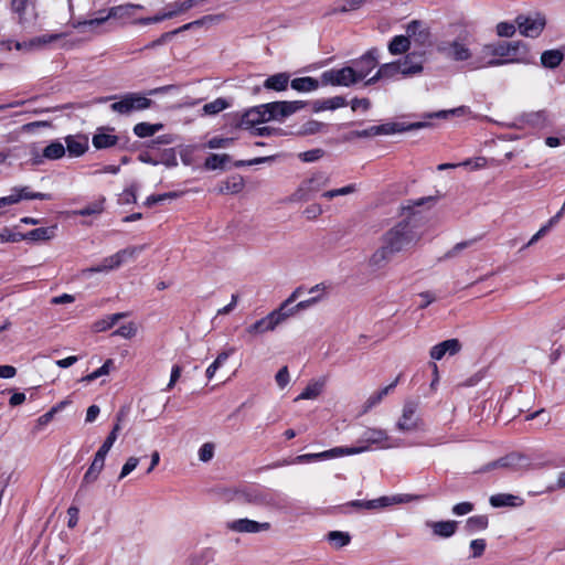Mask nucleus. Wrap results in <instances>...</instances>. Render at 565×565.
Returning a JSON list of instances; mask_svg holds the SVG:
<instances>
[{"mask_svg": "<svg viewBox=\"0 0 565 565\" xmlns=\"http://www.w3.org/2000/svg\"><path fill=\"white\" fill-rule=\"evenodd\" d=\"M418 239L409 221L398 222L382 235L381 246L371 255L369 265L375 269L384 268L394 255L415 246Z\"/></svg>", "mask_w": 565, "mask_h": 565, "instance_id": "1", "label": "nucleus"}, {"mask_svg": "<svg viewBox=\"0 0 565 565\" xmlns=\"http://www.w3.org/2000/svg\"><path fill=\"white\" fill-rule=\"evenodd\" d=\"M527 45L522 41L484 44L471 61V68L479 70L505 64H530Z\"/></svg>", "mask_w": 565, "mask_h": 565, "instance_id": "2", "label": "nucleus"}, {"mask_svg": "<svg viewBox=\"0 0 565 565\" xmlns=\"http://www.w3.org/2000/svg\"><path fill=\"white\" fill-rule=\"evenodd\" d=\"M143 6L135 3H125L111 7L110 9H102L96 11L90 19L84 20L78 23V28L83 31H93L109 19L118 20L122 24L134 21L135 10H142Z\"/></svg>", "mask_w": 565, "mask_h": 565, "instance_id": "3", "label": "nucleus"}, {"mask_svg": "<svg viewBox=\"0 0 565 565\" xmlns=\"http://www.w3.org/2000/svg\"><path fill=\"white\" fill-rule=\"evenodd\" d=\"M330 181V175L327 172L315 171L299 183L288 200L292 203L310 201L329 185Z\"/></svg>", "mask_w": 565, "mask_h": 565, "instance_id": "4", "label": "nucleus"}, {"mask_svg": "<svg viewBox=\"0 0 565 565\" xmlns=\"http://www.w3.org/2000/svg\"><path fill=\"white\" fill-rule=\"evenodd\" d=\"M467 31L463 30L454 40L441 39L436 42V52L446 60L452 62H468L473 61L472 52L466 43Z\"/></svg>", "mask_w": 565, "mask_h": 565, "instance_id": "5", "label": "nucleus"}, {"mask_svg": "<svg viewBox=\"0 0 565 565\" xmlns=\"http://www.w3.org/2000/svg\"><path fill=\"white\" fill-rule=\"evenodd\" d=\"M9 12L11 20L21 29H32L35 26L39 19L38 1L10 0Z\"/></svg>", "mask_w": 565, "mask_h": 565, "instance_id": "6", "label": "nucleus"}, {"mask_svg": "<svg viewBox=\"0 0 565 565\" xmlns=\"http://www.w3.org/2000/svg\"><path fill=\"white\" fill-rule=\"evenodd\" d=\"M424 422L419 415V402L407 399L403 404L402 414L395 427L401 433H415L423 429Z\"/></svg>", "mask_w": 565, "mask_h": 565, "instance_id": "7", "label": "nucleus"}, {"mask_svg": "<svg viewBox=\"0 0 565 565\" xmlns=\"http://www.w3.org/2000/svg\"><path fill=\"white\" fill-rule=\"evenodd\" d=\"M152 100L140 93H127L110 105V109L120 115H130L150 108Z\"/></svg>", "mask_w": 565, "mask_h": 565, "instance_id": "8", "label": "nucleus"}, {"mask_svg": "<svg viewBox=\"0 0 565 565\" xmlns=\"http://www.w3.org/2000/svg\"><path fill=\"white\" fill-rule=\"evenodd\" d=\"M515 24L521 35L535 39L543 32L546 19L541 13L520 14L515 19Z\"/></svg>", "mask_w": 565, "mask_h": 565, "instance_id": "9", "label": "nucleus"}, {"mask_svg": "<svg viewBox=\"0 0 565 565\" xmlns=\"http://www.w3.org/2000/svg\"><path fill=\"white\" fill-rule=\"evenodd\" d=\"M320 78L323 85L331 86L350 87L359 82L351 66L324 71Z\"/></svg>", "mask_w": 565, "mask_h": 565, "instance_id": "10", "label": "nucleus"}, {"mask_svg": "<svg viewBox=\"0 0 565 565\" xmlns=\"http://www.w3.org/2000/svg\"><path fill=\"white\" fill-rule=\"evenodd\" d=\"M360 446H367L369 450L372 446L380 449H388L398 447L401 444L398 440H393L384 429L380 428H367L363 431L360 437Z\"/></svg>", "mask_w": 565, "mask_h": 565, "instance_id": "11", "label": "nucleus"}, {"mask_svg": "<svg viewBox=\"0 0 565 565\" xmlns=\"http://www.w3.org/2000/svg\"><path fill=\"white\" fill-rule=\"evenodd\" d=\"M305 104L299 100L295 102H273L263 104L262 108H265L267 120H282L286 117L291 116L297 113L301 108H303Z\"/></svg>", "mask_w": 565, "mask_h": 565, "instance_id": "12", "label": "nucleus"}, {"mask_svg": "<svg viewBox=\"0 0 565 565\" xmlns=\"http://www.w3.org/2000/svg\"><path fill=\"white\" fill-rule=\"evenodd\" d=\"M289 318V313L279 310L278 308L269 312L266 317L257 320L250 324L246 332L250 335L263 334L268 331H274L280 323Z\"/></svg>", "mask_w": 565, "mask_h": 565, "instance_id": "13", "label": "nucleus"}, {"mask_svg": "<svg viewBox=\"0 0 565 565\" xmlns=\"http://www.w3.org/2000/svg\"><path fill=\"white\" fill-rule=\"evenodd\" d=\"M22 200H51V194L33 192L29 186H15L11 190L10 195L0 198V209L17 204Z\"/></svg>", "mask_w": 565, "mask_h": 565, "instance_id": "14", "label": "nucleus"}, {"mask_svg": "<svg viewBox=\"0 0 565 565\" xmlns=\"http://www.w3.org/2000/svg\"><path fill=\"white\" fill-rule=\"evenodd\" d=\"M406 34L409 42L417 46H428L431 43V33L429 26L418 20H413L407 24Z\"/></svg>", "mask_w": 565, "mask_h": 565, "instance_id": "15", "label": "nucleus"}, {"mask_svg": "<svg viewBox=\"0 0 565 565\" xmlns=\"http://www.w3.org/2000/svg\"><path fill=\"white\" fill-rule=\"evenodd\" d=\"M244 503L257 507H277L274 495L265 490L248 488L238 492Z\"/></svg>", "mask_w": 565, "mask_h": 565, "instance_id": "16", "label": "nucleus"}, {"mask_svg": "<svg viewBox=\"0 0 565 565\" xmlns=\"http://www.w3.org/2000/svg\"><path fill=\"white\" fill-rule=\"evenodd\" d=\"M379 51L376 49L369 50L359 60L353 62V71L358 81L364 79L377 65Z\"/></svg>", "mask_w": 565, "mask_h": 565, "instance_id": "17", "label": "nucleus"}, {"mask_svg": "<svg viewBox=\"0 0 565 565\" xmlns=\"http://www.w3.org/2000/svg\"><path fill=\"white\" fill-rule=\"evenodd\" d=\"M402 131L398 124H383L379 126H372L363 130H354L345 135L344 139L351 141L355 138H371L380 135H392Z\"/></svg>", "mask_w": 565, "mask_h": 565, "instance_id": "18", "label": "nucleus"}, {"mask_svg": "<svg viewBox=\"0 0 565 565\" xmlns=\"http://www.w3.org/2000/svg\"><path fill=\"white\" fill-rule=\"evenodd\" d=\"M226 527L235 533H259L268 531L270 523L257 522L247 518L233 520L227 522Z\"/></svg>", "mask_w": 565, "mask_h": 565, "instance_id": "19", "label": "nucleus"}, {"mask_svg": "<svg viewBox=\"0 0 565 565\" xmlns=\"http://www.w3.org/2000/svg\"><path fill=\"white\" fill-rule=\"evenodd\" d=\"M105 458L106 456L96 452L94 456V459L88 467L87 471L85 472L83 480L81 482V486L78 488V491L76 495H79V493L90 483L95 482L98 479L99 473L104 469L105 465Z\"/></svg>", "mask_w": 565, "mask_h": 565, "instance_id": "20", "label": "nucleus"}, {"mask_svg": "<svg viewBox=\"0 0 565 565\" xmlns=\"http://www.w3.org/2000/svg\"><path fill=\"white\" fill-rule=\"evenodd\" d=\"M115 129L110 127H98L93 136L92 143L96 149H107L115 147L119 140L114 134Z\"/></svg>", "mask_w": 565, "mask_h": 565, "instance_id": "21", "label": "nucleus"}, {"mask_svg": "<svg viewBox=\"0 0 565 565\" xmlns=\"http://www.w3.org/2000/svg\"><path fill=\"white\" fill-rule=\"evenodd\" d=\"M461 350V343L458 339H448L434 345L429 355L433 360L439 361L446 355H455Z\"/></svg>", "mask_w": 565, "mask_h": 565, "instance_id": "22", "label": "nucleus"}, {"mask_svg": "<svg viewBox=\"0 0 565 565\" xmlns=\"http://www.w3.org/2000/svg\"><path fill=\"white\" fill-rule=\"evenodd\" d=\"M458 522L455 520L446 521H426L425 525L431 530L434 536L439 539H449L455 535L458 529Z\"/></svg>", "mask_w": 565, "mask_h": 565, "instance_id": "23", "label": "nucleus"}, {"mask_svg": "<svg viewBox=\"0 0 565 565\" xmlns=\"http://www.w3.org/2000/svg\"><path fill=\"white\" fill-rule=\"evenodd\" d=\"M265 108L262 105L255 106L246 110L241 118V127L245 129L255 128L257 125L268 121Z\"/></svg>", "mask_w": 565, "mask_h": 565, "instance_id": "24", "label": "nucleus"}, {"mask_svg": "<svg viewBox=\"0 0 565 565\" xmlns=\"http://www.w3.org/2000/svg\"><path fill=\"white\" fill-rule=\"evenodd\" d=\"M507 469L511 471H527L533 468L529 456L520 452H511L505 456Z\"/></svg>", "mask_w": 565, "mask_h": 565, "instance_id": "25", "label": "nucleus"}, {"mask_svg": "<svg viewBox=\"0 0 565 565\" xmlns=\"http://www.w3.org/2000/svg\"><path fill=\"white\" fill-rule=\"evenodd\" d=\"M244 185L245 182L243 177L235 174L221 181L216 186V191L220 194H237L243 191Z\"/></svg>", "mask_w": 565, "mask_h": 565, "instance_id": "26", "label": "nucleus"}, {"mask_svg": "<svg viewBox=\"0 0 565 565\" xmlns=\"http://www.w3.org/2000/svg\"><path fill=\"white\" fill-rule=\"evenodd\" d=\"M65 143L71 157H79L88 149V139L82 135L65 137Z\"/></svg>", "mask_w": 565, "mask_h": 565, "instance_id": "27", "label": "nucleus"}, {"mask_svg": "<svg viewBox=\"0 0 565 565\" xmlns=\"http://www.w3.org/2000/svg\"><path fill=\"white\" fill-rule=\"evenodd\" d=\"M398 67L399 66H397L396 62L382 64L377 72L365 82V85L369 86L382 79L395 78L397 75H399Z\"/></svg>", "mask_w": 565, "mask_h": 565, "instance_id": "28", "label": "nucleus"}, {"mask_svg": "<svg viewBox=\"0 0 565 565\" xmlns=\"http://www.w3.org/2000/svg\"><path fill=\"white\" fill-rule=\"evenodd\" d=\"M55 39H57V35L38 36V38L32 39L29 42H13V41H9L7 43L8 44L7 47L9 50H11L12 45H13L14 49L18 50V51H31V50H33L35 47L43 46V45L54 41Z\"/></svg>", "mask_w": 565, "mask_h": 565, "instance_id": "29", "label": "nucleus"}, {"mask_svg": "<svg viewBox=\"0 0 565 565\" xmlns=\"http://www.w3.org/2000/svg\"><path fill=\"white\" fill-rule=\"evenodd\" d=\"M398 73L403 77H411L423 72V64L415 62L411 55H407L404 60L396 61Z\"/></svg>", "mask_w": 565, "mask_h": 565, "instance_id": "30", "label": "nucleus"}, {"mask_svg": "<svg viewBox=\"0 0 565 565\" xmlns=\"http://www.w3.org/2000/svg\"><path fill=\"white\" fill-rule=\"evenodd\" d=\"M56 225L50 227H38L22 234V241L45 242L55 236Z\"/></svg>", "mask_w": 565, "mask_h": 565, "instance_id": "31", "label": "nucleus"}, {"mask_svg": "<svg viewBox=\"0 0 565 565\" xmlns=\"http://www.w3.org/2000/svg\"><path fill=\"white\" fill-rule=\"evenodd\" d=\"M490 504L493 508H502V507H521L523 504V499L518 495H513L510 493H498L493 494L489 499Z\"/></svg>", "mask_w": 565, "mask_h": 565, "instance_id": "32", "label": "nucleus"}, {"mask_svg": "<svg viewBox=\"0 0 565 565\" xmlns=\"http://www.w3.org/2000/svg\"><path fill=\"white\" fill-rule=\"evenodd\" d=\"M289 83V75L287 73H277L264 82V87L276 92H282L287 89Z\"/></svg>", "mask_w": 565, "mask_h": 565, "instance_id": "33", "label": "nucleus"}, {"mask_svg": "<svg viewBox=\"0 0 565 565\" xmlns=\"http://www.w3.org/2000/svg\"><path fill=\"white\" fill-rule=\"evenodd\" d=\"M369 450L367 446H355V447H335L323 451L324 459L335 458L341 456L358 455Z\"/></svg>", "mask_w": 565, "mask_h": 565, "instance_id": "34", "label": "nucleus"}, {"mask_svg": "<svg viewBox=\"0 0 565 565\" xmlns=\"http://www.w3.org/2000/svg\"><path fill=\"white\" fill-rule=\"evenodd\" d=\"M417 499H418V497L413 495V494H395V495H391V497L384 495V497L377 498L376 500H377L379 509H383V508H387V507H391L394 504L408 503V502H412Z\"/></svg>", "mask_w": 565, "mask_h": 565, "instance_id": "35", "label": "nucleus"}, {"mask_svg": "<svg viewBox=\"0 0 565 565\" xmlns=\"http://www.w3.org/2000/svg\"><path fill=\"white\" fill-rule=\"evenodd\" d=\"M163 124H149V122H138L134 126V134L139 138H148L154 136L158 131L163 129Z\"/></svg>", "mask_w": 565, "mask_h": 565, "instance_id": "36", "label": "nucleus"}, {"mask_svg": "<svg viewBox=\"0 0 565 565\" xmlns=\"http://www.w3.org/2000/svg\"><path fill=\"white\" fill-rule=\"evenodd\" d=\"M564 60L559 50H547L541 54V64L546 68H556Z\"/></svg>", "mask_w": 565, "mask_h": 565, "instance_id": "37", "label": "nucleus"}, {"mask_svg": "<svg viewBox=\"0 0 565 565\" xmlns=\"http://www.w3.org/2000/svg\"><path fill=\"white\" fill-rule=\"evenodd\" d=\"M399 377L397 376L396 380L391 383L390 385L383 387L382 390L373 393L365 402L364 405V412L370 411L374 406L381 403L384 396H386L391 391L394 390V387L397 385Z\"/></svg>", "mask_w": 565, "mask_h": 565, "instance_id": "38", "label": "nucleus"}, {"mask_svg": "<svg viewBox=\"0 0 565 565\" xmlns=\"http://www.w3.org/2000/svg\"><path fill=\"white\" fill-rule=\"evenodd\" d=\"M127 312H118L106 316L105 318L96 321L93 326L96 332H104L111 329L120 319L127 317Z\"/></svg>", "mask_w": 565, "mask_h": 565, "instance_id": "39", "label": "nucleus"}, {"mask_svg": "<svg viewBox=\"0 0 565 565\" xmlns=\"http://www.w3.org/2000/svg\"><path fill=\"white\" fill-rule=\"evenodd\" d=\"M323 381H311L306 388L295 398V402L301 399H316L322 392Z\"/></svg>", "mask_w": 565, "mask_h": 565, "instance_id": "40", "label": "nucleus"}, {"mask_svg": "<svg viewBox=\"0 0 565 565\" xmlns=\"http://www.w3.org/2000/svg\"><path fill=\"white\" fill-rule=\"evenodd\" d=\"M292 89L298 92H312L319 87V81L313 77H298L290 82Z\"/></svg>", "mask_w": 565, "mask_h": 565, "instance_id": "41", "label": "nucleus"}, {"mask_svg": "<svg viewBox=\"0 0 565 565\" xmlns=\"http://www.w3.org/2000/svg\"><path fill=\"white\" fill-rule=\"evenodd\" d=\"M411 42L406 35H396L388 43V52L393 55H398L409 50Z\"/></svg>", "mask_w": 565, "mask_h": 565, "instance_id": "42", "label": "nucleus"}, {"mask_svg": "<svg viewBox=\"0 0 565 565\" xmlns=\"http://www.w3.org/2000/svg\"><path fill=\"white\" fill-rule=\"evenodd\" d=\"M65 151V146L61 141L55 140L43 149L42 157L47 160H57L64 157Z\"/></svg>", "mask_w": 565, "mask_h": 565, "instance_id": "43", "label": "nucleus"}, {"mask_svg": "<svg viewBox=\"0 0 565 565\" xmlns=\"http://www.w3.org/2000/svg\"><path fill=\"white\" fill-rule=\"evenodd\" d=\"M120 420H121V414H118L117 415V423L115 424L114 428L111 429V431L109 433V435L106 437L105 441L103 443V445L99 447V449L97 450L98 454H102L104 456H107V454L109 452V450L111 449L113 445L115 444V441L117 440V437H118V433L120 430Z\"/></svg>", "mask_w": 565, "mask_h": 565, "instance_id": "44", "label": "nucleus"}, {"mask_svg": "<svg viewBox=\"0 0 565 565\" xmlns=\"http://www.w3.org/2000/svg\"><path fill=\"white\" fill-rule=\"evenodd\" d=\"M230 106L225 98L218 97L213 102L205 104L202 108L203 115H217Z\"/></svg>", "mask_w": 565, "mask_h": 565, "instance_id": "45", "label": "nucleus"}, {"mask_svg": "<svg viewBox=\"0 0 565 565\" xmlns=\"http://www.w3.org/2000/svg\"><path fill=\"white\" fill-rule=\"evenodd\" d=\"M234 353V349H230L228 351L221 352L217 358L214 360L212 364L206 369V377L211 380L216 371L224 365V363L227 361L231 354Z\"/></svg>", "mask_w": 565, "mask_h": 565, "instance_id": "46", "label": "nucleus"}, {"mask_svg": "<svg viewBox=\"0 0 565 565\" xmlns=\"http://www.w3.org/2000/svg\"><path fill=\"white\" fill-rule=\"evenodd\" d=\"M230 161V156L228 154H217V153H212L211 156H209L206 159H205V162H204V167L207 169V170H216V169H222L224 167V164L226 162Z\"/></svg>", "mask_w": 565, "mask_h": 565, "instance_id": "47", "label": "nucleus"}, {"mask_svg": "<svg viewBox=\"0 0 565 565\" xmlns=\"http://www.w3.org/2000/svg\"><path fill=\"white\" fill-rule=\"evenodd\" d=\"M328 541L334 545L337 548H341L343 546H347L350 541L351 536L347 532L341 531H331L327 535Z\"/></svg>", "mask_w": 565, "mask_h": 565, "instance_id": "48", "label": "nucleus"}, {"mask_svg": "<svg viewBox=\"0 0 565 565\" xmlns=\"http://www.w3.org/2000/svg\"><path fill=\"white\" fill-rule=\"evenodd\" d=\"M347 99L342 96H334L320 102L317 110H334L347 106Z\"/></svg>", "mask_w": 565, "mask_h": 565, "instance_id": "49", "label": "nucleus"}, {"mask_svg": "<svg viewBox=\"0 0 565 565\" xmlns=\"http://www.w3.org/2000/svg\"><path fill=\"white\" fill-rule=\"evenodd\" d=\"M104 199L93 202L88 204L87 206L76 210L73 212L74 215H81V216H89V215H96L100 214L104 211Z\"/></svg>", "mask_w": 565, "mask_h": 565, "instance_id": "50", "label": "nucleus"}, {"mask_svg": "<svg viewBox=\"0 0 565 565\" xmlns=\"http://www.w3.org/2000/svg\"><path fill=\"white\" fill-rule=\"evenodd\" d=\"M143 249L145 245L129 246L127 248L118 250L116 254L122 265L127 260L135 259Z\"/></svg>", "mask_w": 565, "mask_h": 565, "instance_id": "51", "label": "nucleus"}, {"mask_svg": "<svg viewBox=\"0 0 565 565\" xmlns=\"http://www.w3.org/2000/svg\"><path fill=\"white\" fill-rule=\"evenodd\" d=\"M201 0H185V1H177L167 6V9H170L171 12L174 13V17L183 13L194 6H196Z\"/></svg>", "mask_w": 565, "mask_h": 565, "instance_id": "52", "label": "nucleus"}, {"mask_svg": "<svg viewBox=\"0 0 565 565\" xmlns=\"http://www.w3.org/2000/svg\"><path fill=\"white\" fill-rule=\"evenodd\" d=\"M355 191H356V185L352 183V184H348V185L339 188V189L323 191L321 193V196L324 199H328V200H332L335 196L349 195V194L354 193Z\"/></svg>", "mask_w": 565, "mask_h": 565, "instance_id": "53", "label": "nucleus"}, {"mask_svg": "<svg viewBox=\"0 0 565 565\" xmlns=\"http://www.w3.org/2000/svg\"><path fill=\"white\" fill-rule=\"evenodd\" d=\"M114 365V361L111 359H108L105 361V363L95 370L94 372L89 373L88 375L84 376L82 381L84 382H93L96 379L107 375L110 372V367Z\"/></svg>", "mask_w": 565, "mask_h": 565, "instance_id": "54", "label": "nucleus"}, {"mask_svg": "<svg viewBox=\"0 0 565 565\" xmlns=\"http://www.w3.org/2000/svg\"><path fill=\"white\" fill-rule=\"evenodd\" d=\"M323 296L322 295H317L315 297H311L309 299H306V300H302V301H299L297 305H295L294 307H290L288 309V311H285V313H289V317L294 316L297 311H300V310H305L316 303H318L320 300H322Z\"/></svg>", "mask_w": 565, "mask_h": 565, "instance_id": "55", "label": "nucleus"}, {"mask_svg": "<svg viewBox=\"0 0 565 565\" xmlns=\"http://www.w3.org/2000/svg\"><path fill=\"white\" fill-rule=\"evenodd\" d=\"M158 164H164L166 167L172 168L178 166L177 154L174 149H164L160 157L157 158V166Z\"/></svg>", "mask_w": 565, "mask_h": 565, "instance_id": "56", "label": "nucleus"}, {"mask_svg": "<svg viewBox=\"0 0 565 565\" xmlns=\"http://www.w3.org/2000/svg\"><path fill=\"white\" fill-rule=\"evenodd\" d=\"M466 526L469 531H481L488 526V518L486 515H475L467 520Z\"/></svg>", "mask_w": 565, "mask_h": 565, "instance_id": "57", "label": "nucleus"}, {"mask_svg": "<svg viewBox=\"0 0 565 565\" xmlns=\"http://www.w3.org/2000/svg\"><path fill=\"white\" fill-rule=\"evenodd\" d=\"M516 24L512 22L502 21L495 26V32L501 38H512L516 32Z\"/></svg>", "mask_w": 565, "mask_h": 565, "instance_id": "58", "label": "nucleus"}, {"mask_svg": "<svg viewBox=\"0 0 565 565\" xmlns=\"http://www.w3.org/2000/svg\"><path fill=\"white\" fill-rule=\"evenodd\" d=\"M22 241V233H17L8 227L0 228V243H18Z\"/></svg>", "mask_w": 565, "mask_h": 565, "instance_id": "59", "label": "nucleus"}, {"mask_svg": "<svg viewBox=\"0 0 565 565\" xmlns=\"http://www.w3.org/2000/svg\"><path fill=\"white\" fill-rule=\"evenodd\" d=\"M64 403H61L54 407H52L49 412H46L45 414L41 415L38 420H36V426L39 429H41L42 427L46 426L49 423H51V420L53 419L54 415L60 411L62 409Z\"/></svg>", "mask_w": 565, "mask_h": 565, "instance_id": "60", "label": "nucleus"}, {"mask_svg": "<svg viewBox=\"0 0 565 565\" xmlns=\"http://www.w3.org/2000/svg\"><path fill=\"white\" fill-rule=\"evenodd\" d=\"M136 333H137V326L134 322H128L126 324H122L114 332L115 335H119L124 339H131L136 335Z\"/></svg>", "mask_w": 565, "mask_h": 565, "instance_id": "61", "label": "nucleus"}, {"mask_svg": "<svg viewBox=\"0 0 565 565\" xmlns=\"http://www.w3.org/2000/svg\"><path fill=\"white\" fill-rule=\"evenodd\" d=\"M366 3L365 0H342L337 11L339 12H350L359 10Z\"/></svg>", "mask_w": 565, "mask_h": 565, "instance_id": "62", "label": "nucleus"}, {"mask_svg": "<svg viewBox=\"0 0 565 565\" xmlns=\"http://www.w3.org/2000/svg\"><path fill=\"white\" fill-rule=\"evenodd\" d=\"M486 540L483 539H476L470 542V551H471V557L477 558L480 557L484 551H486Z\"/></svg>", "mask_w": 565, "mask_h": 565, "instance_id": "63", "label": "nucleus"}, {"mask_svg": "<svg viewBox=\"0 0 565 565\" xmlns=\"http://www.w3.org/2000/svg\"><path fill=\"white\" fill-rule=\"evenodd\" d=\"M214 456V445L212 443L203 444L199 449V459L203 462L210 461Z\"/></svg>", "mask_w": 565, "mask_h": 565, "instance_id": "64", "label": "nucleus"}]
</instances>
